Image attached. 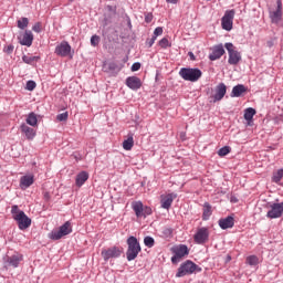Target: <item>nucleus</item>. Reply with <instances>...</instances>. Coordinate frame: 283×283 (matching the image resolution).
<instances>
[{"mask_svg": "<svg viewBox=\"0 0 283 283\" xmlns=\"http://www.w3.org/2000/svg\"><path fill=\"white\" fill-rule=\"evenodd\" d=\"M126 242L128 245V249L126 251V260H128V262H132L138 258V253H140L143 249L140 248V242H138V239H136V237H129Z\"/></svg>", "mask_w": 283, "mask_h": 283, "instance_id": "obj_1", "label": "nucleus"}, {"mask_svg": "<svg viewBox=\"0 0 283 283\" xmlns=\"http://www.w3.org/2000/svg\"><path fill=\"white\" fill-rule=\"evenodd\" d=\"M179 76L184 78V81L196 83L202 78V71L198 67H182L179 71Z\"/></svg>", "mask_w": 283, "mask_h": 283, "instance_id": "obj_2", "label": "nucleus"}, {"mask_svg": "<svg viewBox=\"0 0 283 283\" xmlns=\"http://www.w3.org/2000/svg\"><path fill=\"white\" fill-rule=\"evenodd\" d=\"M201 272H202V268L193 263V261L187 260L185 263H182L179 266L176 277H185V275H191L193 273H201Z\"/></svg>", "mask_w": 283, "mask_h": 283, "instance_id": "obj_3", "label": "nucleus"}, {"mask_svg": "<svg viewBox=\"0 0 283 283\" xmlns=\"http://www.w3.org/2000/svg\"><path fill=\"white\" fill-rule=\"evenodd\" d=\"M224 48L229 54V59H228L229 65H238V63L242 61V54L240 53V51L235 50V46L231 42H227L224 44Z\"/></svg>", "mask_w": 283, "mask_h": 283, "instance_id": "obj_4", "label": "nucleus"}, {"mask_svg": "<svg viewBox=\"0 0 283 283\" xmlns=\"http://www.w3.org/2000/svg\"><path fill=\"white\" fill-rule=\"evenodd\" d=\"M72 233V223L70 221L64 222L59 230H53L49 233L50 240H61L64 235Z\"/></svg>", "mask_w": 283, "mask_h": 283, "instance_id": "obj_5", "label": "nucleus"}, {"mask_svg": "<svg viewBox=\"0 0 283 283\" xmlns=\"http://www.w3.org/2000/svg\"><path fill=\"white\" fill-rule=\"evenodd\" d=\"M171 256L172 264H178L182 258H187L189 255V248L186 244H179L171 248Z\"/></svg>", "mask_w": 283, "mask_h": 283, "instance_id": "obj_6", "label": "nucleus"}, {"mask_svg": "<svg viewBox=\"0 0 283 283\" xmlns=\"http://www.w3.org/2000/svg\"><path fill=\"white\" fill-rule=\"evenodd\" d=\"M132 209L135 211L136 218H147V216L154 213L151 207L143 205V201H134L132 203Z\"/></svg>", "mask_w": 283, "mask_h": 283, "instance_id": "obj_7", "label": "nucleus"}, {"mask_svg": "<svg viewBox=\"0 0 283 283\" xmlns=\"http://www.w3.org/2000/svg\"><path fill=\"white\" fill-rule=\"evenodd\" d=\"M235 17V10L226 11L224 15L221 19V25L223 30L227 32H231L233 30V18Z\"/></svg>", "mask_w": 283, "mask_h": 283, "instance_id": "obj_8", "label": "nucleus"}, {"mask_svg": "<svg viewBox=\"0 0 283 283\" xmlns=\"http://www.w3.org/2000/svg\"><path fill=\"white\" fill-rule=\"evenodd\" d=\"M13 220L18 222L20 231H25V229H29V227L32 224V219H30L25 212H19L13 217Z\"/></svg>", "mask_w": 283, "mask_h": 283, "instance_id": "obj_9", "label": "nucleus"}, {"mask_svg": "<svg viewBox=\"0 0 283 283\" xmlns=\"http://www.w3.org/2000/svg\"><path fill=\"white\" fill-rule=\"evenodd\" d=\"M21 262H23V255L20 253L3 258L4 269H17Z\"/></svg>", "mask_w": 283, "mask_h": 283, "instance_id": "obj_10", "label": "nucleus"}, {"mask_svg": "<svg viewBox=\"0 0 283 283\" xmlns=\"http://www.w3.org/2000/svg\"><path fill=\"white\" fill-rule=\"evenodd\" d=\"M282 216H283V202L270 205V210L266 213V218H270V220H275L277 218H282Z\"/></svg>", "mask_w": 283, "mask_h": 283, "instance_id": "obj_11", "label": "nucleus"}, {"mask_svg": "<svg viewBox=\"0 0 283 283\" xmlns=\"http://www.w3.org/2000/svg\"><path fill=\"white\" fill-rule=\"evenodd\" d=\"M122 253L123 249L118 247H113L107 250H103L102 258L105 262H107L108 260H112V258H120Z\"/></svg>", "mask_w": 283, "mask_h": 283, "instance_id": "obj_12", "label": "nucleus"}, {"mask_svg": "<svg viewBox=\"0 0 283 283\" xmlns=\"http://www.w3.org/2000/svg\"><path fill=\"white\" fill-rule=\"evenodd\" d=\"M196 244H205L209 240V229L200 228L193 237Z\"/></svg>", "mask_w": 283, "mask_h": 283, "instance_id": "obj_13", "label": "nucleus"}, {"mask_svg": "<svg viewBox=\"0 0 283 283\" xmlns=\"http://www.w3.org/2000/svg\"><path fill=\"white\" fill-rule=\"evenodd\" d=\"M72 52V46L70 45L69 42L66 41H63L61 44H59L56 48H55V54L57 56H70V53Z\"/></svg>", "mask_w": 283, "mask_h": 283, "instance_id": "obj_14", "label": "nucleus"}, {"mask_svg": "<svg viewBox=\"0 0 283 283\" xmlns=\"http://www.w3.org/2000/svg\"><path fill=\"white\" fill-rule=\"evenodd\" d=\"M211 53L209 54L210 61H218L219 59H222L224 56V45L218 44L211 48Z\"/></svg>", "mask_w": 283, "mask_h": 283, "instance_id": "obj_15", "label": "nucleus"}, {"mask_svg": "<svg viewBox=\"0 0 283 283\" xmlns=\"http://www.w3.org/2000/svg\"><path fill=\"white\" fill-rule=\"evenodd\" d=\"M18 41L20 45H25L27 48H30L32 45V42L34 41V34H32V31L27 30L21 36L18 38Z\"/></svg>", "mask_w": 283, "mask_h": 283, "instance_id": "obj_16", "label": "nucleus"}, {"mask_svg": "<svg viewBox=\"0 0 283 283\" xmlns=\"http://www.w3.org/2000/svg\"><path fill=\"white\" fill-rule=\"evenodd\" d=\"M272 23H280L282 21V0H277L276 10L270 12Z\"/></svg>", "mask_w": 283, "mask_h": 283, "instance_id": "obj_17", "label": "nucleus"}, {"mask_svg": "<svg viewBox=\"0 0 283 283\" xmlns=\"http://www.w3.org/2000/svg\"><path fill=\"white\" fill-rule=\"evenodd\" d=\"M103 70L106 74H109V76H117L122 69L116 64V62H109L103 65Z\"/></svg>", "mask_w": 283, "mask_h": 283, "instance_id": "obj_18", "label": "nucleus"}, {"mask_svg": "<svg viewBox=\"0 0 283 283\" xmlns=\"http://www.w3.org/2000/svg\"><path fill=\"white\" fill-rule=\"evenodd\" d=\"M126 85L129 87V90H140L143 87V82L140 81V77L138 76H129L126 78Z\"/></svg>", "mask_w": 283, "mask_h": 283, "instance_id": "obj_19", "label": "nucleus"}, {"mask_svg": "<svg viewBox=\"0 0 283 283\" xmlns=\"http://www.w3.org/2000/svg\"><path fill=\"white\" fill-rule=\"evenodd\" d=\"M226 94H227V85H224V83H220L216 88V94L213 95V103H218V101H222Z\"/></svg>", "mask_w": 283, "mask_h": 283, "instance_id": "obj_20", "label": "nucleus"}, {"mask_svg": "<svg viewBox=\"0 0 283 283\" xmlns=\"http://www.w3.org/2000/svg\"><path fill=\"white\" fill-rule=\"evenodd\" d=\"M234 224H235V219H233L232 216H228L219 220V227L223 230L233 229Z\"/></svg>", "mask_w": 283, "mask_h": 283, "instance_id": "obj_21", "label": "nucleus"}, {"mask_svg": "<svg viewBox=\"0 0 283 283\" xmlns=\"http://www.w3.org/2000/svg\"><path fill=\"white\" fill-rule=\"evenodd\" d=\"M177 198V195L168 193L166 196H161V208L163 209H171V205L174 203V199Z\"/></svg>", "mask_w": 283, "mask_h": 283, "instance_id": "obj_22", "label": "nucleus"}, {"mask_svg": "<svg viewBox=\"0 0 283 283\" xmlns=\"http://www.w3.org/2000/svg\"><path fill=\"white\" fill-rule=\"evenodd\" d=\"M20 129L28 140H34V136H36L34 128L28 126L27 124H21Z\"/></svg>", "mask_w": 283, "mask_h": 283, "instance_id": "obj_23", "label": "nucleus"}, {"mask_svg": "<svg viewBox=\"0 0 283 283\" xmlns=\"http://www.w3.org/2000/svg\"><path fill=\"white\" fill-rule=\"evenodd\" d=\"M34 185V175H25L20 178L21 189H28Z\"/></svg>", "mask_w": 283, "mask_h": 283, "instance_id": "obj_24", "label": "nucleus"}, {"mask_svg": "<svg viewBox=\"0 0 283 283\" xmlns=\"http://www.w3.org/2000/svg\"><path fill=\"white\" fill-rule=\"evenodd\" d=\"M87 180H90V172L83 170L76 175L75 185L76 187H83Z\"/></svg>", "mask_w": 283, "mask_h": 283, "instance_id": "obj_25", "label": "nucleus"}, {"mask_svg": "<svg viewBox=\"0 0 283 283\" xmlns=\"http://www.w3.org/2000/svg\"><path fill=\"white\" fill-rule=\"evenodd\" d=\"M242 94H247V86H244L243 84H238L233 86L230 96L231 98H240Z\"/></svg>", "mask_w": 283, "mask_h": 283, "instance_id": "obj_26", "label": "nucleus"}, {"mask_svg": "<svg viewBox=\"0 0 283 283\" xmlns=\"http://www.w3.org/2000/svg\"><path fill=\"white\" fill-rule=\"evenodd\" d=\"M211 205L209 202H205L203 203V213H202V220H209V218H211Z\"/></svg>", "mask_w": 283, "mask_h": 283, "instance_id": "obj_27", "label": "nucleus"}, {"mask_svg": "<svg viewBox=\"0 0 283 283\" xmlns=\"http://www.w3.org/2000/svg\"><path fill=\"white\" fill-rule=\"evenodd\" d=\"M27 125H30L31 127H36V125H39V119L36 118V114L30 113L28 115Z\"/></svg>", "mask_w": 283, "mask_h": 283, "instance_id": "obj_28", "label": "nucleus"}, {"mask_svg": "<svg viewBox=\"0 0 283 283\" xmlns=\"http://www.w3.org/2000/svg\"><path fill=\"white\" fill-rule=\"evenodd\" d=\"M134 147V136H128L126 140L123 142V148L126 151H132V148Z\"/></svg>", "mask_w": 283, "mask_h": 283, "instance_id": "obj_29", "label": "nucleus"}, {"mask_svg": "<svg viewBox=\"0 0 283 283\" xmlns=\"http://www.w3.org/2000/svg\"><path fill=\"white\" fill-rule=\"evenodd\" d=\"M255 114V108L253 107H249L244 111V118L248 123H251V120H253V116Z\"/></svg>", "mask_w": 283, "mask_h": 283, "instance_id": "obj_30", "label": "nucleus"}, {"mask_svg": "<svg viewBox=\"0 0 283 283\" xmlns=\"http://www.w3.org/2000/svg\"><path fill=\"white\" fill-rule=\"evenodd\" d=\"M282 178H283V168H281L277 171L273 172V175H272V182H275L277 185V184H280Z\"/></svg>", "mask_w": 283, "mask_h": 283, "instance_id": "obj_31", "label": "nucleus"}, {"mask_svg": "<svg viewBox=\"0 0 283 283\" xmlns=\"http://www.w3.org/2000/svg\"><path fill=\"white\" fill-rule=\"evenodd\" d=\"M22 61H23V63H27V65H32V63H34V61H39V56L23 55Z\"/></svg>", "mask_w": 283, "mask_h": 283, "instance_id": "obj_32", "label": "nucleus"}, {"mask_svg": "<svg viewBox=\"0 0 283 283\" xmlns=\"http://www.w3.org/2000/svg\"><path fill=\"white\" fill-rule=\"evenodd\" d=\"M29 23H30V20H28V18H22L21 20H18V28L20 30H25Z\"/></svg>", "mask_w": 283, "mask_h": 283, "instance_id": "obj_33", "label": "nucleus"}, {"mask_svg": "<svg viewBox=\"0 0 283 283\" xmlns=\"http://www.w3.org/2000/svg\"><path fill=\"white\" fill-rule=\"evenodd\" d=\"M228 154H231V147L229 146H223L218 150V156H220L221 158L227 156Z\"/></svg>", "mask_w": 283, "mask_h": 283, "instance_id": "obj_34", "label": "nucleus"}, {"mask_svg": "<svg viewBox=\"0 0 283 283\" xmlns=\"http://www.w3.org/2000/svg\"><path fill=\"white\" fill-rule=\"evenodd\" d=\"M144 244H145V247H148V249H151V247H154V244H156V241L151 237H145Z\"/></svg>", "mask_w": 283, "mask_h": 283, "instance_id": "obj_35", "label": "nucleus"}, {"mask_svg": "<svg viewBox=\"0 0 283 283\" xmlns=\"http://www.w3.org/2000/svg\"><path fill=\"white\" fill-rule=\"evenodd\" d=\"M247 262L250 264V266L258 265L259 259L255 255H250L247 258Z\"/></svg>", "mask_w": 283, "mask_h": 283, "instance_id": "obj_36", "label": "nucleus"}, {"mask_svg": "<svg viewBox=\"0 0 283 283\" xmlns=\"http://www.w3.org/2000/svg\"><path fill=\"white\" fill-rule=\"evenodd\" d=\"M99 43H101V36L92 35V38H91V45L93 48H96Z\"/></svg>", "mask_w": 283, "mask_h": 283, "instance_id": "obj_37", "label": "nucleus"}, {"mask_svg": "<svg viewBox=\"0 0 283 283\" xmlns=\"http://www.w3.org/2000/svg\"><path fill=\"white\" fill-rule=\"evenodd\" d=\"M70 114L67 112H64L56 116V120H59L60 123H64L65 120H67Z\"/></svg>", "mask_w": 283, "mask_h": 283, "instance_id": "obj_38", "label": "nucleus"}, {"mask_svg": "<svg viewBox=\"0 0 283 283\" xmlns=\"http://www.w3.org/2000/svg\"><path fill=\"white\" fill-rule=\"evenodd\" d=\"M159 45L165 50L167 48H171V44L169 43V40L167 38H163L159 41Z\"/></svg>", "mask_w": 283, "mask_h": 283, "instance_id": "obj_39", "label": "nucleus"}, {"mask_svg": "<svg viewBox=\"0 0 283 283\" xmlns=\"http://www.w3.org/2000/svg\"><path fill=\"white\" fill-rule=\"evenodd\" d=\"M29 92H33L36 88V82L30 80L27 82V87Z\"/></svg>", "mask_w": 283, "mask_h": 283, "instance_id": "obj_40", "label": "nucleus"}, {"mask_svg": "<svg viewBox=\"0 0 283 283\" xmlns=\"http://www.w3.org/2000/svg\"><path fill=\"white\" fill-rule=\"evenodd\" d=\"M21 212H23V210H20V209H19V206H12V208H11V213H12L13 218H14L15 216H19V213H21Z\"/></svg>", "mask_w": 283, "mask_h": 283, "instance_id": "obj_41", "label": "nucleus"}, {"mask_svg": "<svg viewBox=\"0 0 283 283\" xmlns=\"http://www.w3.org/2000/svg\"><path fill=\"white\" fill-rule=\"evenodd\" d=\"M161 34H163V27H157L154 31L153 36H155V39H158V36H161Z\"/></svg>", "mask_w": 283, "mask_h": 283, "instance_id": "obj_42", "label": "nucleus"}, {"mask_svg": "<svg viewBox=\"0 0 283 283\" xmlns=\"http://www.w3.org/2000/svg\"><path fill=\"white\" fill-rule=\"evenodd\" d=\"M3 52H6V54H12V52H14V45L10 44V45L6 46L3 49Z\"/></svg>", "mask_w": 283, "mask_h": 283, "instance_id": "obj_43", "label": "nucleus"}, {"mask_svg": "<svg viewBox=\"0 0 283 283\" xmlns=\"http://www.w3.org/2000/svg\"><path fill=\"white\" fill-rule=\"evenodd\" d=\"M33 32H36L38 34H40L41 32V22H36L33 27H32Z\"/></svg>", "mask_w": 283, "mask_h": 283, "instance_id": "obj_44", "label": "nucleus"}, {"mask_svg": "<svg viewBox=\"0 0 283 283\" xmlns=\"http://www.w3.org/2000/svg\"><path fill=\"white\" fill-rule=\"evenodd\" d=\"M156 36L153 35L151 39H147L146 40V45H148V48H151V45H154V43H156Z\"/></svg>", "mask_w": 283, "mask_h": 283, "instance_id": "obj_45", "label": "nucleus"}, {"mask_svg": "<svg viewBox=\"0 0 283 283\" xmlns=\"http://www.w3.org/2000/svg\"><path fill=\"white\" fill-rule=\"evenodd\" d=\"M132 72H138V70H140V62H135L132 67H130Z\"/></svg>", "mask_w": 283, "mask_h": 283, "instance_id": "obj_46", "label": "nucleus"}, {"mask_svg": "<svg viewBox=\"0 0 283 283\" xmlns=\"http://www.w3.org/2000/svg\"><path fill=\"white\" fill-rule=\"evenodd\" d=\"M43 200L44 202H50V200H52V196H50V192L48 191L43 192Z\"/></svg>", "mask_w": 283, "mask_h": 283, "instance_id": "obj_47", "label": "nucleus"}, {"mask_svg": "<svg viewBox=\"0 0 283 283\" xmlns=\"http://www.w3.org/2000/svg\"><path fill=\"white\" fill-rule=\"evenodd\" d=\"M154 21V15L151 13H148L145 15V22L146 23H151Z\"/></svg>", "mask_w": 283, "mask_h": 283, "instance_id": "obj_48", "label": "nucleus"}, {"mask_svg": "<svg viewBox=\"0 0 283 283\" xmlns=\"http://www.w3.org/2000/svg\"><path fill=\"white\" fill-rule=\"evenodd\" d=\"M188 56H190V61H196V55L193 52H188Z\"/></svg>", "mask_w": 283, "mask_h": 283, "instance_id": "obj_49", "label": "nucleus"}, {"mask_svg": "<svg viewBox=\"0 0 283 283\" xmlns=\"http://www.w3.org/2000/svg\"><path fill=\"white\" fill-rule=\"evenodd\" d=\"M179 0H166L167 3H172L174 6H176V3H178Z\"/></svg>", "mask_w": 283, "mask_h": 283, "instance_id": "obj_50", "label": "nucleus"}, {"mask_svg": "<svg viewBox=\"0 0 283 283\" xmlns=\"http://www.w3.org/2000/svg\"><path fill=\"white\" fill-rule=\"evenodd\" d=\"M186 137H187V133H180L181 140H186Z\"/></svg>", "mask_w": 283, "mask_h": 283, "instance_id": "obj_51", "label": "nucleus"}, {"mask_svg": "<svg viewBox=\"0 0 283 283\" xmlns=\"http://www.w3.org/2000/svg\"><path fill=\"white\" fill-rule=\"evenodd\" d=\"M266 45H268V48H273V41H268Z\"/></svg>", "mask_w": 283, "mask_h": 283, "instance_id": "obj_52", "label": "nucleus"}, {"mask_svg": "<svg viewBox=\"0 0 283 283\" xmlns=\"http://www.w3.org/2000/svg\"><path fill=\"white\" fill-rule=\"evenodd\" d=\"M127 24H128V28H130L132 29V20L128 18V22H127Z\"/></svg>", "mask_w": 283, "mask_h": 283, "instance_id": "obj_53", "label": "nucleus"}]
</instances>
